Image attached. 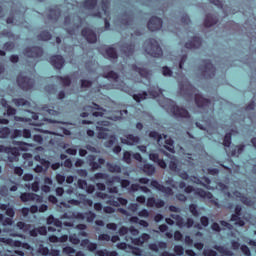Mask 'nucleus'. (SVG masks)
<instances>
[{
	"label": "nucleus",
	"mask_w": 256,
	"mask_h": 256,
	"mask_svg": "<svg viewBox=\"0 0 256 256\" xmlns=\"http://www.w3.org/2000/svg\"><path fill=\"white\" fill-rule=\"evenodd\" d=\"M81 36L90 44L96 43V33L90 28H83V30H81Z\"/></svg>",
	"instance_id": "f3484780"
},
{
	"label": "nucleus",
	"mask_w": 256,
	"mask_h": 256,
	"mask_svg": "<svg viewBox=\"0 0 256 256\" xmlns=\"http://www.w3.org/2000/svg\"><path fill=\"white\" fill-rule=\"evenodd\" d=\"M244 152V145L240 144L237 146V148H235L234 150H232V157H239V155H241V153Z\"/></svg>",
	"instance_id": "c03bdc74"
},
{
	"label": "nucleus",
	"mask_w": 256,
	"mask_h": 256,
	"mask_svg": "<svg viewBox=\"0 0 256 256\" xmlns=\"http://www.w3.org/2000/svg\"><path fill=\"white\" fill-rule=\"evenodd\" d=\"M218 22L219 19H217L216 16H213V14H206V18L204 19V27H212L213 25H216V23Z\"/></svg>",
	"instance_id": "393cba45"
},
{
	"label": "nucleus",
	"mask_w": 256,
	"mask_h": 256,
	"mask_svg": "<svg viewBox=\"0 0 256 256\" xmlns=\"http://www.w3.org/2000/svg\"><path fill=\"white\" fill-rule=\"evenodd\" d=\"M142 173H145L147 176L155 175V166L152 164L142 165Z\"/></svg>",
	"instance_id": "c756f323"
},
{
	"label": "nucleus",
	"mask_w": 256,
	"mask_h": 256,
	"mask_svg": "<svg viewBox=\"0 0 256 256\" xmlns=\"http://www.w3.org/2000/svg\"><path fill=\"white\" fill-rule=\"evenodd\" d=\"M94 179H96V180H104L105 184L109 185V186L113 185L114 181L121 180L119 177H109V174L102 173V172L94 174Z\"/></svg>",
	"instance_id": "2eb2a0df"
},
{
	"label": "nucleus",
	"mask_w": 256,
	"mask_h": 256,
	"mask_svg": "<svg viewBox=\"0 0 256 256\" xmlns=\"http://www.w3.org/2000/svg\"><path fill=\"white\" fill-rule=\"evenodd\" d=\"M147 95H150L152 99H156L157 97H160V95H162V89L154 86L151 87L150 90H148L147 92L132 95V99L134 100V102L139 103L147 99Z\"/></svg>",
	"instance_id": "6e6552de"
},
{
	"label": "nucleus",
	"mask_w": 256,
	"mask_h": 256,
	"mask_svg": "<svg viewBox=\"0 0 256 256\" xmlns=\"http://www.w3.org/2000/svg\"><path fill=\"white\" fill-rule=\"evenodd\" d=\"M237 250L242 251V254H244V256H252V253L249 251V247H247V245H242V248H239Z\"/></svg>",
	"instance_id": "680f3d73"
},
{
	"label": "nucleus",
	"mask_w": 256,
	"mask_h": 256,
	"mask_svg": "<svg viewBox=\"0 0 256 256\" xmlns=\"http://www.w3.org/2000/svg\"><path fill=\"white\" fill-rule=\"evenodd\" d=\"M173 252L175 253V255L183 256L185 250L183 249V246L175 245V247L173 248Z\"/></svg>",
	"instance_id": "603ef678"
},
{
	"label": "nucleus",
	"mask_w": 256,
	"mask_h": 256,
	"mask_svg": "<svg viewBox=\"0 0 256 256\" xmlns=\"http://www.w3.org/2000/svg\"><path fill=\"white\" fill-rule=\"evenodd\" d=\"M101 11L104 12V15L109 11V0H101Z\"/></svg>",
	"instance_id": "8fccbe9b"
},
{
	"label": "nucleus",
	"mask_w": 256,
	"mask_h": 256,
	"mask_svg": "<svg viewBox=\"0 0 256 256\" xmlns=\"http://www.w3.org/2000/svg\"><path fill=\"white\" fill-rule=\"evenodd\" d=\"M106 58L117 59L119 56L116 54V49L114 47H108L105 50Z\"/></svg>",
	"instance_id": "c9c22d12"
},
{
	"label": "nucleus",
	"mask_w": 256,
	"mask_h": 256,
	"mask_svg": "<svg viewBox=\"0 0 256 256\" xmlns=\"http://www.w3.org/2000/svg\"><path fill=\"white\" fill-rule=\"evenodd\" d=\"M83 246H86L88 252H96V256H119L115 251L109 252L108 250H96V243L89 242L88 239L83 240Z\"/></svg>",
	"instance_id": "1a4fd4ad"
},
{
	"label": "nucleus",
	"mask_w": 256,
	"mask_h": 256,
	"mask_svg": "<svg viewBox=\"0 0 256 256\" xmlns=\"http://www.w3.org/2000/svg\"><path fill=\"white\" fill-rule=\"evenodd\" d=\"M166 248H167V243L165 242H157V244L152 243L148 245V249H150V251L155 253H157L159 249H166Z\"/></svg>",
	"instance_id": "cd10ccee"
},
{
	"label": "nucleus",
	"mask_w": 256,
	"mask_h": 256,
	"mask_svg": "<svg viewBox=\"0 0 256 256\" xmlns=\"http://www.w3.org/2000/svg\"><path fill=\"white\" fill-rule=\"evenodd\" d=\"M12 145L17 147H7L4 145H0V153L12 155L13 157H19V151H27V147L29 146V144L23 141H12Z\"/></svg>",
	"instance_id": "39448f33"
},
{
	"label": "nucleus",
	"mask_w": 256,
	"mask_h": 256,
	"mask_svg": "<svg viewBox=\"0 0 256 256\" xmlns=\"http://www.w3.org/2000/svg\"><path fill=\"white\" fill-rule=\"evenodd\" d=\"M17 85L19 86V89H22L23 91H30L34 87V80L27 76L19 75L17 76Z\"/></svg>",
	"instance_id": "9b49d317"
},
{
	"label": "nucleus",
	"mask_w": 256,
	"mask_h": 256,
	"mask_svg": "<svg viewBox=\"0 0 256 256\" xmlns=\"http://www.w3.org/2000/svg\"><path fill=\"white\" fill-rule=\"evenodd\" d=\"M224 147H229L231 145V133H226L224 135Z\"/></svg>",
	"instance_id": "4d7b16f0"
},
{
	"label": "nucleus",
	"mask_w": 256,
	"mask_h": 256,
	"mask_svg": "<svg viewBox=\"0 0 256 256\" xmlns=\"http://www.w3.org/2000/svg\"><path fill=\"white\" fill-rule=\"evenodd\" d=\"M10 133H13L9 127H1L0 128V139H9Z\"/></svg>",
	"instance_id": "ea45409f"
},
{
	"label": "nucleus",
	"mask_w": 256,
	"mask_h": 256,
	"mask_svg": "<svg viewBox=\"0 0 256 256\" xmlns=\"http://www.w3.org/2000/svg\"><path fill=\"white\" fill-rule=\"evenodd\" d=\"M21 131H22V136H21L22 138L29 139V138L33 137L32 132L29 131V129H24V130H21Z\"/></svg>",
	"instance_id": "69168bd1"
},
{
	"label": "nucleus",
	"mask_w": 256,
	"mask_h": 256,
	"mask_svg": "<svg viewBox=\"0 0 256 256\" xmlns=\"http://www.w3.org/2000/svg\"><path fill=\"white\" fill-rule=\"evenodd\" d=\"M27 188H30L32 192L37 193L39 191V183L33 182L31 185H27Z\"/></svg>",
	"instance_id": "0e129e2a"
},
{
	"label": "nucleus",
	"mask_w": 256,
	"mask_h": 256,
	"mask_svg": "<svg viewBox=\"0 0 256 256\" xmlns=\"http://www.w3.org/2000/svg\"><path fill=\"white\" fill-rule=\"evenodd\" d=\"M106 169L109 170V173H121V167L116 164L106 163Z\"/></svg>",
	"instance_id": "a19ab883"
},
{
	"label": "nucleus",
	"mask_w": 256,
	"mask_h": 256,
	"mask_svg": "<svg viewBox=\"0 0 256 256\" xmlns=\"http://www.w3.org/2000/svg\"><path fill=\"white\" fill-rule=\"evenodd\" d=\"M147 207L149 208H156V209H161L162 207H165V201H162L160 199H155V198H147V201H145Z\"/></svg>",
	"instance_id": "a211bd4d"
},
{
	"label": "nucleus",
	"mask_w": 256,
	"mask_h": 256,
	"mask_svg": "<svg viewBox=\"0 0 256 256\" xmlns=\"http://www.w3.org/2000/svg\"><path fill=\"white\" fill-rule=\"evenodd\" d=\"M30 231H35V233H40V235L45 236L47 235V231H55L54 229H52V227H45V226H41L35 229H32Z\"/></svg>",
	"instance_id": "58836bf2"
},
{
	"label": "nucleus",
	"mask_w": 256,
	"mask_h": 256,
	"mask_svg": "<svg viewBox=\"0 0 256 256\" xmlns=\"http://www.w3.org/2000/svg\"><path fill=\"white\" fill-rule=\"evenodd\" d=\"M19 200L22 201V203H27L30 201H36L39 202V195L29 192H24L21 195H19Z\"/></svg>",
	"instance_id": "aec40b11"
},
{
	"label": "nucleus",
	"mask_w": 256,
	"mask_h": 256,
	"mask_svg": "<svg viewBox=\"0 0 256 256\" xmlns=\"http://www.w3.org/2000/svg\"><path fill=\"white\" fill-rule=\"evenodd\" d=\"M104 78L111 79V80H114V82H116L117 80H119V74H116V72L114 71H109L104 75Z\"/></svg>",
	"instance_id": "49530a36"
},
{
	"label": "nucleus",
	"mask_w": 256,
	"mask_h": 256,
	"mask_svg": "<svg viewBox=\"0 0 256 256\" xmlns=\"http://www.w3.org/2000/svg\"><path fill=\"white\" fill-rule=\"evenodd\" d=\"M97 0H83V9L93 10L96 8Z\"/></svg>",
	"instance_id": "473e14b6"
},
{
	"label": "nucleus",
	"mask_w": 256,
	"mask_h": 256,
	"mask_svg": "<svg viewBox=\"0 0 256 256\" xmlns=\"http://www.w3.org/2000/svg\"><path fill=\"white\" fill-rule=\"evenodd\" d=\"M139 143V137L133 134H127L126 138H122V144L132 146Z\"/></svg>",
	"instance_id": "5701e85b"
},
{
	"label": "nucleus",
	"mask_w": 256,
	"mask_h": 256,
	"mask_svg": "<svg viewBox=\"0 0 256 256\" xmlns=\"http://www.w3.org/2000/svg\"><path fill=\"white\" fill-rule=\"evenodd\" d=\"M92 82L88 80H81V88H91Z\"/></svg>",
	"instance_id": "338daca9"
},
{
	"label": "nucleus",
	"mask_w": 256,
	"mask_h": 256,
	"mask_svg": "<svg viewBox=\"0 0 256 256\" xmlns=\"http://www.w3.org/2000/svg\"><path fill=\"white\" fill-rule=\"evenodd\" d=\"M188 212H191V215H193V217H198L199 213H198V206L195 204H189L188 205Z\"/></svg>",
	"instance_id": "a18cd8bd"
},
{
	"label": "nucleus",
	"mask_w": 256,
	"mask_h": 256,
	"mask_svg": "<svg viewBox=\"0 0 256 256\" xmlns=\"http://www.w3.org/2000/svg\"><path fill=\"white\" fill-rule=\"evenodd\" d=\"M43 51L42 48L37 46L27 47L24 48V56H27V58H33L38 59L42 57Z\"/></svg>",
	"instance_id": "ddd939ff"
},
{
	"label": "nucleus",
	"mask_w": 256,
	"mask_h": 256,
	"mask_svg": "<svg viewBox=\"0 0 256 256\" xmlns=\"http://www.w3.org/2000/svg\"><path fill=\"white\" fill-rule=\"evenodd\" d=\"M96 131H99V133H96L97 139H106V137H109V134H106V132H108L109 129L96 126Z\"/></svg>",
	"instance_id": "72a5a7b5"
},
{
	"label": "nucleus",
	"mask_w": 256,
	"mask_h": 256,
	"mask_svg": "<svg viewBox=\"0 0 256 256\" xmlns=\"http://www.w3.org/2000/svg\"><path fill=\"white\" fill-rule=\"evenodd\" d=\"M132 159H133V154L130 153L129 151H124V154L122 156V160L124 161V163L132 164Z\"/></svg>",
	"instance_id": "37998d69"
},
{
	"label": "nucleus",
	"mask_w": 256,
	"mask_h": 256,
	"mask_svg": "<svg viewBox=\"0 0 256 256\" xmlns=\"http://www.w3.org/2000/svg\"><path fill=\"white\" fill-rule=\"evenodd\" d=\"M180 91L186 92V96L193 97L194 103L198 109L204 110L205 113L213 112V106L211 105V100L203 98L201 94L196 93L195 87L190 84L188 81L180 84Z\"/></svg>",
	"instance_id": "f257e3e1"
},
{
	"label": "nucleus",
	"mask_w": 256,
	"mask_h": 256,
	"mask_svg": "<svg viewBox=\"0 0 256 256\" xmlns=\"http://www.w3.org/2000/svg\"><path fill=\"white\" fill-rule=\"evenodd\" d=\"M55 80H58L63 87H70V77L68 76H55Z\"/></svg>",
	"instance_id": "e433bc0d"
},
{
	"label": "nucleus",
	"mask_w": 256,
	"mask_h": 256,
	"mask_svg": "<svg viewBox=\"0 0 256 256\" xmlns=\"http://www.w3.org/2000/svg\"><path fill=\"white\" fill-rule=\"evenodd\" d=\"M149 240V234L143 233L140 237L132 238V244L134 246H142V244L146 243Z\"/></svg>",
	"instance_id": "a878e982"
},
{
	"label": "nucleus",
	"mask_w": 256,
	"mask_h": 256,
	"mask_svg": "<svg viewBox=\"0 0 256 256\" xmlns=\"http://www.w3.org/2000/svg\"><path fill=\"white\" fill-rule=\"evenodd\" d=\"M138 182H140V184H142V185H147L148 183H150V187L157 190V192H160L167 196H173V189L170 187L163 186L162 184L157 182V180L150 181L147 178H140V180H138Z\"/></svg>",
	"instance_id": "0eeeda50"
},
{
	"label": "nucleus",
	"mask_w": 256,
	"mask_h": 256,
	"mask_svg": "<svg viewBox=\"0 0 256 256\" xmlns=\"http://www.w3.org/2000/svg\"><path fill=\"white\" fill-rule=\"evenodd\" d=\"M37 253H40L42 256H47L50 254V249H47V247L40 246V248L37 249Z\"/></svg>",
	"instance_id": "13d9d810"
},
{
	"label": "nucleus",
	"mask_w": 256,
	"mask_h": 256,
	"mask_svg": "<svg viewBox=\"0 0 256 256\" xmlns=\"http://www.w3.org/2000/svg\"><path fill=\"white\" fill-rule=\"evenodd\" d=\"M68 241H70V244L73 245L83 244V241H80V239H78V236H76L75 234L70 235Z\"/></svg>",
	"instance_id": "09e8293b"
},
{
	"label": "nucleus",
	"mask_w": 256,
	"mask_h": 256,
	"mask_svg": "<svg viewBox=\"0 0 256 256\" xmlns=\"http://www.w3.org/2000/svg\"><path fill=\"white\" fill-rule=\"evenodd\" d=\"M88 167H91L92 171L101 169V165L106 163L103 158L96 159V155L90 154L87 156Z\"/></svg>",
	"instance_id": "f8f14e48"
},
{
	"label": "nucleus",
	"mask_w": 256,
	"mask_h": 256,
	"mask_svg": "<svg viewBox=\"0 0 256 256\" xmlns=\"http://www.w3.org/2000/svg\"><path fill=\"white\" fill-rule=\"evenodd\" d=\"M122 51L127 57L132 56L134 53V44H124V46H122Z\"/></svg>",
	"instance_id": "f704fd0d"
},
{
	"label": "nucleus",
	"mask_w": 256,
	"mask_h": 256,
	"mask_svg": "<svg viewBox=\"0 0 256 256\" xmlns=\"http://www.w3.org/2000/svg\"><path fill=\"white\" fill-rule=\"evenodd\" d=\"M51 38L52 35L47 30L42 31L40 32V34L37 35V40L40 41H50Z\"/></svg>",
	"instance_id": "4c0bfd02"
},
{
	"label": "nucleus",
	"mask_w": 256,
	"mask_h": 256,
	"mask_svg": "<svg viewBox=\"0 0 256 256\" xmlns=\"http://www.w3.org/2000/svg\"><path fill=\"white\" fill-rule=\"evenodd\" d=\"M66 179H68V177H65L63 174L55 175V182H58V185H63Z\"/></svg>",
	"instance_id": "5fc2aeb1"
},
{
	"label": "nucleus",
	"mask_w": 256,
	"mask_h": 256,
	"mask_svg": "<svg viewBox=\"0 0 256 256\" xmlns=\"http://www.w3.org/2000/svg\"><path fill=\"white\" fill-rule=\"evenodd\" d=\"M17 228L22 231H27L29 229V225L25 224L22 221L17 222Z\"/></svg>",
	"instance_id": "e2e57ef3"
},
{
	"label": "nucleus",
	"mask_w": 256,
	"mask_h": 256,
	"mask_svg": "<svg viewBox=\"0 0 256 256\" xmlns=\"http://www.w3.org/2000/svg\"><path fill=\"white\" fill-rule=\"evenodd\" d=\"M96 197L99 199H117L114 196H109V194L103 193V192H96Z\"/></svg>",
	"instance_id": "6e6d98bb"
},
{
	"label": "nucleus",
	"mask_w": 256,
	"mask_h": 256,
	"mask_svg": "<svg viewBox=\"0 0 256 256\" xmlns=\"http://www.w3.org/2000/svg\"><path fill=\"white\" fill-rule=\"evenodd\" d=\"M132 71L140 74V77L149 79V71L144 68H139L137 65H132Z\"/></svg>",
	"instance_id": "bb28decb"
},
{
	"label": "nucleus",
	"mask_w": 256,
	"mask_h": 256,
	"mask_svg": "<svg viewBox=\"0 0 256 256\" xmlns=\"http://www.w3.org/2000/svg\"><path fill=\"white\" fill-rule=\"evenodd\" d=\"M3 49L6 52H11L12 50H14V43L13 42H6V43H4Z\"/></svg>",
	"instance_id": "052dcab7"
},
{
	"label": "nucleus",
	"mask_w": 256,
	"mask_h": 256,
	"mask_svg": "<svg viewBox=\"0 0 256 256\" xmlns=\"http://www.w3.org/2000/svg\"><path fill=\"white\" fill-rule=\"evenodd\" d=\"M221 225V227H224L228 230H231V224H229V222L226 221H219V223H211V231H214L216 233L221 232V227L219 226Z\"/></svg>",
	"instance_id": "412c9836"
},
{
	"label": "nucleus",
	"mask_w": 256,
	"mask_h": 256,
	"mask_svg": "<svg viewBox=\"0 0 256 256\" xmlns=\"http://www.w3.org/2000/svg\"><path fill=\"white\" fill-rule=\"evenodd\" d=\"M148 158H150V161H152V163L157 164V167H160V169L168 168L173 173H178V177L180 179L188 181V172L180 171V168H178V162L170 160V163L166 164L165 160H162V158H160V155H158L157 153H150V155H148Z\"/></svg>",
	"instance_id": "f03ea898"
},
{
	"label": "nucleus",
	"mask_w": 256,
	"mask_h": 256,
	"mask_svg": "<svg viewBox=\"0 0 256 256\" xmlns=\"http://www.w3.org/2000/svg\"><path fill=\"white\" fill-rule=\"evenodd\" d=\"M0 104H1V107L6 109V116L11 117V116L17 115V109H14L11 106H9V104H7L6 102V99H1Z\"/></svg>",
	"instance_id": "b1692460"
},
{
	"label": "nucleus",
	"mask_w": 256,
	"mask_h": 256,
	"mask_svg": "<svg viewBox=\"0 0 256 256\" xmlns=\"http://www.w3.org/2000/svg\"><path fill=\"white\" fill-rule=\"evenodd\" d=\"M12 103H14V106H17V107L29 106V101L24 100V99H22V98H19V99H12Z\"/></svg>",
	"instance_id": "79ce46f5"
},
{
	"label": "nucleus",
	"mask_w": 256,
	"mask_h": 256,
	"mask_svg": "<svg viewBox=\"0 0 256 256\" xmlns=\"http://www.w3.org/2000/svg\"><path fill=\"white\" fill-rule=\"evenodd\" d=\"M148 136H150V139H154L157 142H160V140H162V136L160 135V133H157V131H150V134H148Z\"/></svg>",
	"instance_id": "3c124183"
},
{
	"label": "nucleus",
	"mask_w": 256,
	"mask_h": 256,
	"mask_svg": "<svg viewBox=\"0 0 256 256\" xmlns=\"http://www.w3.org/2000/svg\"><path fill=\"white\" fill-rule=\"evenodd\" d=\"M162 29V19L157 16L150 17V21H147V30L150 32L160 31Z\"/></svg>",
	"instance_id": "4468645a"
},
{
	"label": "nucleus",
	"mask_w": 256,
	"mask_h": 256,
	"mask_svg": "<svg viewBox=\"0 0 256 256\" xmlns=\"http://www.w3.org/2000/svg\"><path fill=\"white\" fill-rule=\"evenodd\" d=\"M202 40L201 37L193 36L191 40L186 42V49L193 50L201 48Z\"/></svg>",
	"instance_id": "6ab92c4d"
},
{
	"label": "nucleus",
	"mask_w": 256,
	"mask_h": 256,
	"mask_svg": "<svg viewBox=\"0 0 256 256\" xmlns=\"http://www.w3.org/2000/svg\"><path fill=\"white\" fill-rule=\"evenodd\" d=\"M201 74L205 79H213V77L216 75V68L213 67L210 60L202 61Z\"/></svg>",
	"instance_id": "9d476101"
},
{
	"label": "nucleus",
	"mask_w": 256,
	"mask_h": 256,
	"mask_svg": "<svg viewBox=\"0 0 256 256\" xmlns=\"http://www.w3.org/2000/svg\"><path fill=\"white\" fill-rule=\"evenodd\" d=\"M178 188L182 189L183 192H186V194H190V193L194 192V194H196V196L201 197L203 199H212L213 198V194H211V192H207L206 190H203L201 188L194 189L193 186L185 185V182H179Z\"/></svg>",
	"instance_id": "423d86ee"
},
{
	"label": "nucleus",
	"mask_w": 256,
	"mask_h": 256,
	"mask_svg": "<svg viewBox=\"0 0 256 256\" xmlns=\"http://www.w3.org/2000/svg\"><path fill=\"white\" fill-rule=\"evenodd\" d=\"M50 14H47V18L53 21H57V19H60V7L59 6H53V8H50L49 10Z\"/></svg>",
	"instance_id": "4be33fe9"
},
{
	"label": "nucleus",
	"mask_w": 256,
	"mask_h": 256,
	"mask_svg": "<svg viewBox=\"0 0 256 256\" xmlns=\"http://www.w3.org/2000/svg\"><path fill=\"white\" fill-rule=\"evenodd\" d=\"M165 145H168V146H165V150H168V152H170V153L175 152V150L173 148V139L165 140Z\"/></svg>",
	"instance_id": "de8ad7c7"
},
{
	"label": "nucleus",
	"mask_w": 256,
	"mask_h": 256,
	"mask_svg": "<svg viewBox=\"0 0 256 256\" xmlns=\"http://www.w3.org/2000/svg\"><path fill=\"white\" fill-rule=\"evenodd\" d=\"M19 137H22V130H13V132L9 134V139H17Z\"/></svg>",
	"instance_id": "864d4df0"
},
{
	"label": "nucleus",
	"mask_w": 256,
	"mask_h": 256,
	"mask_svg": "<svg viewBox=\"0 0 256 256\" xmlns=\"http://www.w3.org/2000/svg\"><path fill=\"white\" fill-rule=\"evenodd\" d=\"M204 256H216V251H213L211 249L204 250Z\"/></svg>",
	"instance_id": "774afa93"
},
{
	"label": "nucleus",
	"mask_w": 256,
	"mask_h": 256,
	"mask_svg": "<svg viewBox=\"0 0 256 256\" xmlns=\"http://www.w3.org/2000/svg\"><path fill=\"white\" fill-rule=\"evenodd\" d=\"M50 65H53L55 70L63 69V66L65 65V59L60 55L50 56Z\"/></svg>",
	"instance_id": "dca6fc26"
},
{
	"label": "nucleus",
	"mask_w": 256,
	"mask_h": 256,
	"mask_svg": "<svg viewBox=\"0 0 256 256\" xmlns=\"http://www.w3.org/2000/svg\"><path fill=\"white\" fill-rule=\"evenodd\" d=\"M241 214H232L229 221L234 222V226L244 227V220L240 218Z\"/></svg>",
	"instance_id": "2f4dec72"
},
{
	"label": "nucleus",
	"mask_w": 256,
	"mask_h": 256,
	"mask_svg": "<svg viewBox=\"0 0 256 256\" xmlns=\"http://www.w3.org/2000/svg\"><path fill=\"white\" fill-rule=\"evenodd\" d=\"M78 218L79 219H86V222L92 223L93 220L96 219V214H94L91 211H88V212L83 213V214H78Z\"/></svg>",
	"instance_id": "c85d7f7f"
},
{
	"label": "nucleus",
	"mask_w": 256,
	"mask_h": 256,
	"mask_svg": "<svg viewBox=\"0 0 256 256\" xmlns=\"http://www.w3.org/2000/svg\"><path fill=\"white\" fill-rule=\"evenodd\" d=\"M142 46L145 48V53L150 55V57L157 59L162 57V48H160V44L157 43V40L149 38L145 40Z\"/></svg>",
	"instance_id": "20e7f679"
},
{
	"label": "nucleus",
	"mask_w": 256,
	"mask_h": 256,
	"mask_svg": "<svg viewBox=\"0 0 256 256\" xmlns=\"http://www.w3.org/2000/svg\"><path fill=\"white\" fill-rule=\"evenodd\" d=\"M0 210L5 211L6 217L14 218V208L9 207V205L0 204Z\"/></svg>",
	"instance_id": "7c9ffc66"
},
{
	"label": "nucleus",
	"mask_w": 256,
	"mask_h": 256,
	"mask_svg": "<svg viewBox=\"0 0 256 256\" xmlns=\"http://www.w3.org/2000/svg\"><path fill=\"white\" fill-rule=\"evenodd\" d=\"M165 109L168 110L170 114H173V117H175V119L190 120V114L188 113V110H185V108L175 105V101L173 100L165 99Z\"/></svg>",
	"instance_id": "7ed1b4c3"
},
{
	"label": "nucleus",
	"mask_w": 256,
	"mask_h": 256,
	"mask_svg": "<svg viewBox=\"0 0 256 256\" xmlns=\"http://www.w3.org/2000/svg\"><path fill=\"white\" fill-rule=\"evenodd\" d=\"M129 249H132V255L142 256V249L134 247V246H129Z\"/></svg>",
	"instance_id": "bf43d9fd"
}]
</instances>
